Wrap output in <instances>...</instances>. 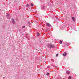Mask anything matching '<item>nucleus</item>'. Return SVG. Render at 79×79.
Masks as SVG:
<instances>
[{"label": "nucleus", "instance_id": "obj_1", "mask_svg": "<svg viewBox=\"0 0 79 79\" xmlns=\"http://www.w3.org/2000/svg\"><path fill=\"white\" fill-rule=\"evenodd\" d=\"M48 47L50 48H55V46L54 45H53L52 44H49L48 45Z\"/></svg>", "mask_w": 79, "mask_h": 79}, {"label": "nucleus", "instance_id": "obj_17", "mask_svg": "<svg viewBox=\"0 0 79 79\" xmlns=\"http://www.w3.org/2000/svg\"><path fill=\"white\" fill-rule=\"evenodd\" d=\"M27 7H29V5L27 4Z\"/></svg>", "mask_w": 79, "mask_h": 79}, {"label": "nucleus", "instance_id": "obj_16", "mask_svg": "<svg viewBox=\"0 0 79 79\" xmlns=\"http://www.w3.org/2000/svg\"><path fill=\"white\" fill-rule=\"evenodd\" d=\"M28 23L29 25H30L31 24V23H30V22H28Z\"/></svg>", "mask_w": 79, "mask_h": 79}, {"label": "nucleus", "instance_id": "obj_2", "mask_svg": "<svg viewBox=\"0 0 79 79\" xmlns=\"http://www.w3.org/2000/svg\"><path fill=\"white\" fill-rule=\"evenodd\" d=\"M6 18L7 19H10V18H11V15H10L7 13L6 15Z\"/></svg>", "mask_w": 79, "mask_h": 79}, {"label": "nucleus", "instance_id": "obj_15", "mask_svg": "<svg viewBox=\"0 0 79 79\" xmlns=\"http://www.w3.org/2000/svg\"><path fill=\"white\" fill-rule=\"evenodd\" d=\"M22 28H25V26H24L23 27H22Z\"/></svg>", "mask_w": 79, "mask_h": 79}, {"label": "nucleus", "instance_id": "obj_4", "mask_svg": "<svg viewBox=\"0 0 79 79\" xmlns=\"http://www.w3.org/2000/svg\"><path fill=\"white\" fill-rule=\"evenodd\" d=\"M12 23H13V24H15V21L14 20V19H12Z\"/></svg>", "mask_w": 79, "mask_h": 79}, {"label": "nucleus", "instance_id": "obj_14", "mask_svg": "<svg viewBox=\"0 0 79 79\" xmlns=\"http://www.w3.org/2000/svg\"><path fill=\"white\" fill-rule=\"evenodd\" d=\"M60 44H62V41H60Z\"/></svg>", "mask_w": 79, "mask_h": 79}, {"label": "nucleus", "instance_id": "obj_6", "mask_svg": "<svg viewBox=\"0 0 79 79\" xmlns=\"http://www.w3.org/2000/svg\"><path fill=\"white\" fill-rule=\"evenodd\" d=\"M72 19L73 22H75V18H74V17H72Z\"/></svg>", "mask_w": 79, "mask_h": 79}, {"label": "nucleus", "instance_id": "obj_18", "mask_svg": "<svg viewBox=\"0 0 79 79\" xmlns=\"http://www.w3.org/2000/svg\"><path fill=\"white\" fill-rule=\"evenodd\" d=\"M58 56V54H57L56 55V56Z\"/></svg>", "mask_w": 79, "mask_h": 79}, {"label": "nucleus", "instance_id": "obj_13", "mask_svg": "<svg viewBox=\"0 0 79 79\" xmlns=\"http://www.w3.org/2000/svg\"><path fill=\"white\" fill-rule=\"evenodd\" d=\"M31 6H34V4L32 3H31Z\"/></svg>", "mask_w": 79, "mask_h": 79}, {"label": "nucleus", "instance_id": "obj_10", "mask_svg": "<svg viewBox=\"0 0 79 79\" xmlns=\"http://www.w3.org/2000/svg\"><path fill=\"white\" fill-rule=\"evenodd\" d=\"M47 76H49L50 75V73H47Z\"/></svg>", "mask_w": 79, "mask_h": 79}, {"label": "nucleus", "instance_id": "obj_11", "mask_svg": "<svg viewBox=\"0 0 79 79\" xmlns=\"http://www.w3.org/2000/svg\"><path fill=\"white\" fill-rule=\"evenodd\" d=\"M68 79H71V77L69 76Z\"/></svg>", "mask_w": 79, "mask_h": 79}, {"label": "nucleus", "instance_id": "obj_12", "mask_svg": "<svg viewBox=\"0 0 79 79\" xmlns=\"http://www.w3.org/2000/svg\"><path fill=\"white\" fill-rule=\"evenodd\" d=\"M58 79H61V77L59 76V77L58 78Z\"/></svg>", "mask_w": 79, "mask_h": 79}, {"label": "nucleus", "instance_id": "obj_3", "mask_svg": "<svg viewBox=\"0 0 79 79\" xmlns=\"http://www.w3.org/2000/svg\"><path fill=\"white\" fill-rule=\"evenodd\" d=\"M46 26L48 27H50L51 26V24L49 23H47L46 24Z\"/></svg>", "mask_w": 79, "mask_h": 79}, {"label": "nucleus", "instance_id": "obj_5", "mask_svg": "<svg viewBox=\"0 0 79 79\" xmlns=\"http://www.w3.org/2000/svg\"><path fill=\"white\" fill-rule=\"evenodd\" d=\"M66 73L67 74H70V72L69 71H66Z\"/></svg>", "mask_w": 79, "mask_h": 79}, {"label": "nucleus", "instance_id": "obj_7", "mask_svg": "<svg viewBox=\"0 0 79 79\" xmlns=\"http://www.w3.org/2000/svg\"><path fill=\"white\" fill-rule=\"evenodd\" d=\"M66 55H67V53L66 52H64L63 53V56H66Z\"/></svg>", "mask_w": 79, "mask_h": 79}, {"label": "nucleus", "instance_id": "obj_8", "mask_svg": "<svg viewBox=\"0 0 79 79\" xmlns=\"http://www.w3.org/2000/svg\"><path fill=\"white\" fill-rule=\"evenodd\" d=\"M70 43H67V46H69V45H70Z\"/></svg>", "mask_w": 79, "mask_h": 79}, {"label": "nucleus", "instance_id": "obj_9", "mask_svg": "<svg viewBox=\"0 0 79 79\" xmlns=\"http://www.w3.org/2000/svg\"><path fill=\"white\" fill-rule=\"evenodd\" d=\"M37 36L39 37V35H40V34H39V33H37Z\"/></svg>", "mask_w": 79, "mask_h": 79}]
</instances>
